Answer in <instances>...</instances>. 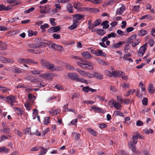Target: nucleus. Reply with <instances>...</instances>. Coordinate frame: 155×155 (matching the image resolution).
I'll use <instances>...</instances> for the list:
<instances>
[{
	"label": "nucleus",
	"instance_id": "35",
	"mask_svg": "<svg viewBox=\"0 0 155 155\" xmlns=\"http://www.w3.org/2000/svg\"><path fill=\"white\" fill-rule=\"evenodd\" d=\"M101 23V20L100 19L96 20L93 24L94 26L96 27L99 25Z\"/></svg>",
	"mask_w": 155,
	"mask_h": 155
},
{
	"label": "nucleus",
	"instance_id": "29",
	"mask_svg": "<svg viewBox=\"0 0 155 155\" xmlns=\"http://www.w3.org/2000/svg\"><path fill=\"white\" fill-rule=\"evenodd\" d=\"M140 41V39H136V40L132 41V46L133 47H134L137 45H138Z\"/></svg>",
	"mask_w": 155,
	"mask_h": 155
},
{
	"label": "nucleus",
	"instance_id": "22",
	"mask_svg": "<svg viewBox=\"0 0 155 155\" xmlns=\"http://www.w3.org/2000/svg\"><path fill=\"white\" fill-rule=\"evenodd\" d=\"M109 23L108 21L106 20L103 21L101 24V25H103V28L104 29H107L109 26V25L108 24Z\"/></svg>",
	"mask_w": 155,
	"mask_h": 155
},
{
	"label": "nucleus",
	"instance_id": "58",
	"mask_svg": "<svg viewBox=\"0 0 155 155\" xmlns=\"http://www.w3.org/2000/svg\"><path fill=\"white\" fill-rule=\"evenodd\" d=\"M148 44L150 47H152L154 45V42L153 39H149L148 41Z\"/></svg>",
	"mask_w": 155,
	"mask_h": 155
},
{
	"label": "nucleus",
	"instance_id": "34",
	"mask_svg": "<svg viewBox=\"0 0 155 155\" xmlns=\"http://www.w3.org/2000/svg\"><path fill=\"white\" fill-rule=\"evenodd\" d=\"M24 133L25 134L32 135L30 127H28L26 128L24 130Z\"/></svg>",
	"mask_w": 155,
	"mask_h": 155
},
{
	"label": "nucleus",
	"instance_id": "62",
	"mask_svg": "<svg viewBox=\"0 0 155 155\" xmlns=\"http://www.w3.org/2000/svg\"><path fill=\"white\" fill-rule=\"evenodd\" d=\"M90 88V87L88 86H87L84 87L82 90L86 92H88L89 91Z\"/></svg>",
	"mask_w": 155,
	"mask_h": 155
},
{
	"label": "nucleus",
	"instance_id": "24",
	"mask_svg": "<svg viewBox=\"0 0 155 155\" xmlns=\"http://www.w3.org/2000/svg\"><path fill=\"white\" fill-rule=\"evenodd\" d=\"M10 90V89L8 87H3L0 86V91L3 93H5L8 91Z\"/></svg>",
	"mask_w": 155,
	"mask_h": 155
},
{
	"label": "nucleus",
	"instance_id": "45",
	"mask_svg": "<svg viewBox=\"0 0 155 155\" xmlns=\"http://www.w3.org/2000/svg\"><path fill=\"white\" fill-rule=\"evenodd\" d=\"M139 85L141 86V88L142 92H145L146 89L144 85L141 82L140 83Z\"/></svg>",
	"mask_w": 155,
	"mask_h": 155
},
{
	"label": "nucleus",
	"instance_id": "46",
	"mask_svg": "<svg viewBox=\"0 0 155 155\" xmlns=\"http://www.w3.org/2000/svg\"><path fill=\"white\" fill-rule=\"evenodd\" d=\"M97 61L101 64L103 65L106 64V63L101 59L98 58L97 59Z\"/></svg>",
	"mask_w": 155,
	"mask_h": 155
},
{
	"label": "nucleus",
	"instance_id": "10",
	"mask_svg": "<svg viewBox=\"0 0 155 155\" xmlns=\"http://www.w3.org/2000/svg\"><path fill=\"white\" fill-rule=\"evenodd\" d=\"M125 9V7L124 5H122L120 8L117 9L116 11V15H121L123 12V11Z\"/></svg>",
	"mask_w": 155,
	"mask_h": 155
},
{
	"label": "nucleus",
	"instance_id": "14",
	"mask_svg": "<svg viewBox=\"0 0 155 155\" xmlns=\"http://www.w3.org/2000/svg\"><path fill=\"white\" fill-rule=\"evenodd\" d=\"M37 44H38V46L39 47L38 48H43L46 47L48 45L47 43L43 42L41 39H40L39 42L37 43Z\"/></svg>",
	"mask_w": 155,
	"mask_h": 155
},
{
	"label": "nucleus",
	"instance_id": "60",
	"mask_svg": "<svg viewBox=\"0 0 155 155\" xmlns=\"http://www.w3.org/2000/svg\"><path fill=\"white\" fill-rule=\"evenodd\" d=\"M115 112H116V114L119 116L122 117H124V114L120 111L118 110L117 111H115L114 112V113H115Z\"/></svg>",
	"mask_w": 155,
	"mask_h": 155
},
{
	"label": "nucleus",
	"instance_id": "2",
	"mask_svg": "<svg viewBox=\"0 0 155 155\" xmlns=\"http://www.w3.org/2000/svg\"><path fill=\"white\" fill-rule=\"evenodd\" d=\"M68 77L72 80L78 82L88 83L87 81L84 79L79 78L78 75L74 73H69L68 74Z\"/></svg>",
	"mask_w": 155,
	"mask_h": 155
},
{
	"label": "nucleus",
	"instance_id": "13",
	"mask_svg": "<svg viewBox=\"0 0 155 155\" xmlns=\"http://www.w3.org/2000/svg\"><path fill=\"white\" fill-rule=\"evenodd\" d=\"M13 108L18 115L20 116H22L23 115V111L20 108L14 107Z\"/></svg>",
	"mask_w": 155,
	"mask_h": 155
},
{
	"label": "nucleus",
	"instance_id": "56",
	"mask_svg": "<svg viewBox=\"0 0 155 155\" xmlns=\"http://www.w3.org/2000/svg\"><path fill=\"white\" fill-rule=\"evenodd\" d=\"M50 23L52 26H55L57 25V24L54 21H55V19L54 18H51L50 19Z\"/></svg>",
	"mask_w": 155,
	"mask_h": 155
},
{
	"label": "nucleus",
	"instance_id": "4",
	"mask_svg": "<svg viewBox=\"0 0 155 155\" xmlns=\"http://www.w3.org/2000/svg\"><path fill=\"white\" fill-rule=\"evenodd\" d=\"M41 63L42 66L47 69L52 70H55V69H53L54 64H53L50 63L49 62L45 60L41 59Z\"/></svg>",
	"mask_w": 155,
	"mask_h": 155
},
{
	"label": "nucleus",
	"instance_id": "15",
	"mask_svg": "<svg viewBox=\"0 0 155 155\" xmlns=\"http://www.w3.org/2000/svg\"><path fill=\"white\" fill-rule=\"evenodd\" d=\"M111 104L113 105V106L117 110H120L122 106L119 102L114 103V102L113 101Z\"/></svg>",
	"mask_w": 155,
	"mask_h": 155
},
{
	"label": "nucleus",
	"instance_id": "64",
	"mask_svg": "<svg viewBox=\"0 0 155 155\" xmlns=\"http://www.w3.org/2000/svg\"><path fill=\"white\" fill-rule=\"evenodd\" d=\"M56 49H57L58 50L60 51H64V48L62 46L57 45Z\"/></svg>",
	"mask_w": 155,
	"mask_h": 155
},
{
	"label": "nucleus",
	"instance_id": "36",
	"mask_svg": "<svg viewBox=\"0 0 155 155\" xmlns=\"http://www.w3.org/2000/svg\"><path fill=\"white\" fill-rule=\"evenodd\" d=\"M133 11L134 12H138L140 8V5H133L132 6Z\"/></svg>",
	"mask_w": 155,
	"mask_h": 155
},
{
	"label": "nucleus",
	"instance_id": "63",
	"mask_svg": "<svg viewBox=\"0 0 155 155\" xmlns=\"http://www.w3.org/2000/svg\"><path fill=\"white\" fill-rule=\"evenodd\" d=\"M130 46L129 44L126 45L124 46V51L126 53L127 52L130 48Z\"/></svg>",
	"mask_w": 155,
	"mask_h": 155
},
{
	"label": "nucleus",
	"instance_id": "53",
	"mask_svg": "<svg viewBox=\"0 0 155 155\" xmlns=\"http://www.w3.org/2000/svg\"><path fill=\"white\" fill-rule=\"evenodd\" d=\"M47 6H45L44 7L45 9H42L40 11V12L42 13H47L48 12L49 10H48L47 9Z\"/></svg>",
	"mask_w": 155,
	"mask_h": 155
},
{
	"label": "nucleus",
	"instance_id": "44",
	"mask_svg": "<svg viewBox=\"0 0 155 155\" xmlns=\"http://www.w3.org/2000/svg\"><path fill=\"white\" fill-rule=\"evenodd\" d=\"M147 33V31H146L142 30L139 32L138 35L141 36H144L146 35Z\"/></svg>",
	"mask_w": 155,
	"mask_h": 155
},
{
	"label": "nucleus",
	"instance_id": "47",
	"mask_svg": "<svg viewBox=\"0 0 155 155\" xmlns=\"http://www.w3.org/2000/svg\"><path fill=\"white\" fill-rule=\"evenodd\" d=\"M52 37L54 39H58L61 38V36L59 34L54 33L52 35Z\"/></svg>",
	"mask_w": 155,
	"mask_h": 155
},
{
	"label": "nucleus",
	"instance_id": "38",
	"mask_svg": "<svg viewBox=\"0 0 155 155\" xmlns=\"http://www.w3.org/2000/svg\"><path fill=\"white\" fill-rule=\"evenodd\" d=\"M143 131L144 133L146 134H149V133L152 134L153 132V130L152 129H144Z\"/></svg>",
	"mask_w": 155,
	"mask_h": 155
},
{
	"label": "nucleus",
	"instance_id": "37",
	"mask_svg": "<svg viewBox=\"0 0 155 155\" xmlns=\"http://www.w3.org/2000/svg\"><path fill=\"white\" fill-rule=\"evenodd\" d=\"M92 109L95 112H101V110L100 108L95 106H92Z\"/></svg>",
	"mask_w": 155,
	"mask_h": 155
},
{
	"label": "nucleus",
	"instance_id": "20",
	"mask_svg": "<svg viewBox=\"0 0 155 155\" xmlns=\"http://www.w3.org/2000/svg\"><path fill=\"white\" fill-rule=\"evenodd\" d=\"M125 43L124 41H120L118 43L114 44L113 45L114 48H118L120 47V46Z\"/></svg>",
	"mask_w": 155,
	"mask_h": 155
},
{
	"label": "nucleus",
	"instance_id": "26",
	"mask_svg": "<svg viewBox=\"0 0 155 155\" xmlns=\"http://www.w3.org/2000/svg\"><path fill=\"white\" fill-rule=\"evenodd\" d=\"M11 137V136L10 135H8L7 136H5L4 135H1L0 138V141L1 142Z\"/></svg>",
	"mask_w": 155,
	"mask_h": 155
},
{
	"label": "nucleus",
	"instance_id": "59",
	"mask_svg": "<svg viewBox=\"0 0 155 155\" xmlns=\"http://www.w3.org/2000/svg\"><path fill=\"white\" fill-rule=\"evenodd\" d=\"M137 137L135 135L134 136L132 137V140L134 144H136L137 142Z\"/></svg>",
	"mask_w": 155,
	"mask_h": 155
},
{
	"label": "nucleus",
	"instance_id": "41",
	"mask_svg": "<svg viewBox=\"0 0 155 155\" xmlns=\"http://www.w3.org/2000/svg\"><path fill=\"white\" fill-rule=\"evenodd\" d=\"M97 33L99 35H103L105 34L106 31L103 29H98L97 30Z\"/></svg>",
	"mask_w": 155,
	"mask_h": 155
},
{
	"label": "nucleus",
	"instance_id": "54",
	"mask_svg": "<svg viewBox=\"0 0 155 155\" xmlns=\"http://www.w3.org/2000/svg\"><path fill=\"white\" fill-rule=\"evenodd\" d=\"M148 99L146 97L143 98L142 101V104L143 105H147L148 103Z\"/></svg>",
	"mask_w": 155,
	"mask_h": 155
},
{
	"label": "nucleus",
	"instance_id": "27",
	"mask_svg": "<svg viewBox=\"0 0 155 155\" xmlns=\"http://www.w3.org/2000/svg\"><path fill=\"white\" fill-rule=\"evenodd\" d=\"M73 17H74L77 19V20H81L82 19L84 18V16L83 15L79 14H76L74 15L73 16Z\"/></svg>",
	"mask_w": 155,
	"mask_h": 155
},
{
	"label": "nucleus",
	"instance_id": "23",
	"mask_svg": "<svg viewBox=\"0 0 155 155\" xmlns=\"http://www.w3.org/2000/svg\"><path fill=\"white\" fill-rule=\"evenodd\" d=\"M60 110L59 109H56L55 110H52L49 111V113L52 114L53 115H55L58 114L59 113Z\"/></svg>",
	"mask_w": 155,
	"mask_h": 155
},
{
	"label": "nucleus",
	"instance_id": "31",
	"mask_svg": "<svg viewBox=\"0 0 155 155\" xmlns=\"http://www.w3.org/2000/svg\"><path fill=\"white\" fill-rule=\"evenodd\" d=\"M92 8H90L89 7H84L82 8L81 10L82 11H87V12H92Z\"/></svg>",
	"mask_w": 155,
	"mask_h": 155
},
{
	"label": "nucleus",
	"instance_id": "52",
	"mask_svg": "<svg viewBox=\"0 0 155 155\" xmlns=\"http://www.w3.org/2000/svg\"><path fill=\"white\" fill-rule=\"evenodd\" d=\"M107 126V125L104 123H102L99 124V127L101 129L106 127Z\"/></svg>",
	"mask_w": 155,
	"mask_h": 155
},
{
	"label": "nucleus",
	"instance_id": "48",
	"mask_svg": "<svg viewBox=\"0 0 155 155\" xmlns=\"http://www.w3.org/2000/svg\"><path fill=\"white\" fill-rule=\"evenodd\" d=\"M49 27V25L46 23L44 24L43 25H41L40 26V28L43 31L44 30L45 28H48Z\"/></svg>",
	"mask_w": 155,
	"mask_h": 155
},
{
	"label": "nucleus",
	"instance_id": "43",
	"mask_svg": "<svg viewBox=\"0 0 155 155\" xmlns=\"http://www.w3.org/2000/svg\"><path fill=\"white\" fill-rule=\"evenodd\" d=\"M54 6L55 7V10L56 12L59 11L61 8V6L59 3L55 4Z\"/></svg>",
	"mask_w": 155,
	"mask_h": 155
},
{
	"label": "nucleus",
	"instance_id": "57",
	"mask_svg": "<svg viewBox=\"0 0 155 155\" xmlns=\"http://www.w3.org/2000/svg\"><path fill=\"white\" fill-rule=\"evenodd\" d=\"M77 24H73L71 26H69L68 28L70 30H72L75 29L77 28Z\"/></svg>",
	"mask_w": 155,
	"mask_h": 155
},
{
	"label": "nucleus",
	"instance_id": "8",
	"mask_svg": "<svg viewBox=\"0 0 155 155\" xmlns=\"http://www.w3.org/2000/svg\"><path fill=\"white\" fill-rule=\"evenodd\" d=\"M82 57L86 59L92 58L93 56L91 55L89 52L87 51H84L81 53Z\"/></svg>",
	"mask_w": 155,
	"mask_h": 155
},
{
	"label": "nucleus",
	"instance_id": "25",
	"mask_svg": "<svg viewBox=\"0 0 155 155\" xmlns=\"http://www.w3.org/2000/svg\"><path fill=\"white\" fill-rule=\"evenodd\" d=\"M26 79L30 81L31 82H34L36 81L37 80L35 78L31 76H28L26 77Z\"/></svg>",
	"mask_w": 155,
	"mask_h": 155
},
{
	"label": "nucleus",
	"instance_id": "30",
	"mask_svg": "<svg viewBox=\"0 0 155 155\" xmlns=\"http://www.w3.org/2000/svg\"><path fill=\"white\" fill-rule=\"evenodd\" d=\"M9 150L4 147H0V152L4 153H8Z\"/></svg>",
	"mask_w": 155,
	"mask_h": 155
},
{
	"label": "nucleus",
	"instance_id": "6",
	"mask_svg": "<svg viewBox=\"0 0 155 155\" xmlns=\"http://www.w3.org/2000/svg\"><path fill=\"white\" fill-rule=\"evenodd\" d=\"M18 62L22 63H26L29 64L30 63L37 64L38 63L33 60H31L29 58L23 59L22 58H19L18 59Z\"/></svg>",
	"mask_w": 155,
	"mask_h": 155
},
{
	"label": "nucleus",
	"instance_id": "5",
	"mask_svg": "<svg viewBox=\"0 0 155 155\" xmlns=\"http://www.w3.org/2000/svg\"><path fill=\"white\" fill-rule=\"evenodd\" d=\"M147 43H145L143 45L141 46L137 53L138 57H142L147 50Z\"/></svg>",
	"mask_w": 155,
	"mask_h": 155
},
{
	"label": "nucleus",
	"instance_id": "21",
	"mask_svg": "<svg viewBox=\"0 0 155 155\" xmlns=\"http://www.w3.org/2000/svg\"><path fill=\"white\" fill-rule=\"evenodd\" d=\"M94 76L95 77L98 79L101 80L103 78V75L97 72L94 73Z\"/></svg>",
	"mask_w": 155,
	"mask_h": 155
},
{
	"label": "nucleus",
	"instance_id": "17",
	"mask_svg": "<svg viewBox=\"0 0 155 155\" xmlns=\"http://www.w3.org/2000/svg\"><path fill=\"white\" fill-rule=\"evenodd\" d=\"M87 130L94 136L96 137L97 134V132L91 128H87Z\"/></svg>",
	"mask_w": 155,
	"mask_h": 155
},
{
	"label": "nucleus",
	"instance_id": "28",
	"mask_svg": "<svg viewBox=\"0 0 155 155\" xmlns=\"http://www.w3.org/2000/svg\"><path fill=\"white\" fill-rule=\"evenodd\" d=\"M28 35L29 37H31L33 35H36L38 33L36 31H33L31 30H29L28 31Z\"/></svg>",
	"mask_w": 155,
	"mask_h": 155
},
{
	"label": "nucleus",
	"instance_id": "55",
	"mask_svg": "<svg viewBox=\"0 0 155 155\" xmlns=\"http://www.w3.org/2000/svg\"><path fill=\"white\" fill-rule=\"evenodd\" d=\"M131 56V54L130 53H129L127 54H124L123 56V59L125 60H127V59L129 58L128 57H130Z\"/></svg>",
	"mask_w": 155,
	"mask_h": 155
},
{
	"label": "nucleus",
	"instance_id": "12",
	"mask_svg": "<svg viewBox=\"0 0 155 155\" xmlns=\"http://www.w3.org/2000/svg\"><path fill=\"white\" fill-rule=\"evenodd\" d=\"M74 9L73 5L70 3H68L66 6V10L69 13L73 12Z\"/></svg>",
	"mask_w": 155,
	"mask_h": 155
},
{
	"label": "nucleus",
	"instance_id": "61",
	"mask_svg": "<svg viewBox=\"0 0 155 155\" xmlns=\"http://www.w3.org/2000/svg\"><path fill=\"white\" fill-rule=\"evenodd\" d=\"M41 148L42 149L40 155H43L46 153L47 150L46 149H44V147H41Z\"/></svg>",
	"mask_w": 155,
	"mask_h": 155
},
{
	"label": "nucleus",
	"instance_id": "33",
	"mask_svg": "<svg viewBox=\"0 0 155 155\" xmlns=\"http://www.w3.org/2000/svg\"><path fill=\"white\" fill-rule=\"evenodd\" d=\"M81 4L79 2L75 3L73 4L74 7L78 10L80 9Z\"/></svg>",
	"mask_w": 155,
	"mask_h": 155
},
{
	"label": "nucleus",
	"instance_id": "49",
	"mask_svg": "<svg viewBox=\"0 0 155 155\" xmlns=\"http://www.w3.org/2000/svg\"><path fill=\"white\" fill-rule=\"evenodd\" d=\"M117 35L116 33H114V32H111L110 34H109L107 35L108 37L109 38L113 37L115 38L117 37Z\"/></svg>",
	"mask_w": 155,
	"mask_h": 155
},
{
	"label": "nucleus",
	"instance_id": "7",
	"mask_svg": "<svg viewBox=\"0 0 155 155\" xmlns=\"http://www.w3.org/2000/svg\"><path fill=\"white\" fill-rule=\"evenodd\" d=\"M91 52L96 56H103L102 54L103 53L102 50L100 49H97V50H91Z\"/></svg>",
	"mask_w": 155,
	"mask_h": 155
},
{
	"label": "nucleus",
	"instance_id": "40",
	"mask_svg": "<svg viewBox=\"0 0 155 155\" xmlns=\"http://www.w3.org/2000/svg\"><path fill=\"white\" fill-rule=\"evenodd\" d=\"M28 46L29 48H38L39 47L38 46L37 43L35 44H29L28 45Z\"/></svg>",
	"mask_w": 155,
	"mask_h": 155
},
{
	"label": "nucleus",
	"instance_id": "3",
	"mask_svg": "<svg viewBox=\"0 0 155 155\" xmlns=\"http://www.w3.org/2000/svg\"><path fill=\"white\" fill-rule=\"evenodd\" d=\"M4 101L8 102L10 106H15V103H18L17 97L12 95H10L5 97Z\"/></svg>",
	"mask_w": 155,
	"mask_h": 155
},
{
	"label": "nucleus",
	"instance_id": "16",
	"mask_svg": "<svg viewBox=\"0 0 155 155\" xmlns=\"http://www.w3.org/2000/svg\"><path fill=\"white\" fill-rule=\"evenodd\" d=\"M28 98L30 102L32 104L34 102V101L36 99L35 96L31 94H28Z\"/></svg>",
	"mask_w": 155,
	"mask_h": 155
},
{
	"label": "nucleus",
	"instance_id": "1",
	"mask_svg": "<svg viewBox=\"0 0 155 155\" xmlns=\"http://www.w3.org/2000/svg\"><path fill=\"white\" fill-rule=\"evenodd\" d=\"M71 58L80 60V61L77 62V64L81 68L91 70L93 69L94 64L92 62L88 61L86 60L77 56H72Z\"/></svg>",
	"mask_w": 155,
	"mask_h": 155
},
{
	"label": "nucleus",
	"instance_id": "11",
	"mask_svg": "<svg viewBox=\"0 0 155 155\" xmlns=\"http://www.w3.org/2000/svg\"><path fill=\"white\" fill-rule=\"evenodd\" d=\"M125 74V73L120 71H115L113 72V75L114 77H121Z\"/></svg>",
	"mask_w": 155,
	"mask_h": 155
},
{
	"label": "nucleus",
	"instance_id": "32",
	"mask_svg": "<svg viewBox=\"0 0 155 155\" xmlns=\"http://www.w3.org/2000/svg\"><path fill=\"white\" fill-rule=\"evenodd\" d=\"M50 123V118L48 117H46L44 118L43 124L45 125H47Z\"/></svg>",
	"mask_w": 155,
	"mask_h": 155
},
{
	"label": "nucleus",
	"instance_id": "18",
	"mask_svg": "<svg viewBox=\"0 0 155 155\" xmlns=\"http://www.w3.org/2000/svg\"><path fill=\"white\" fill-rule=\"evenodd\" d=\"M42 77L45 79L51 80L52 79V74L51 73H46L42 75Z\"/></svg>",
	"mask_w": 155,
	"mask_h": 155
},
{
	"label": "nucleus",
	"instance_id": "42",
	"mask_svg": "<svg viewBox=\"0 0 155 155\" xmlns=\"http://www.w3.org/2000/svg\"><path fill=\"white\" fill-rule=\"evenodd\" d=\"M3 133L7 134H9L10 133V130L9 128H4L1 130Z\"/></svg>",
	"mask_w": 155,
	"mask_h": 155
},
{
	"label": "nucleus",
	"instance_id": "51",
	"mask_svg": "<svg viewBox=\"0 0 155 155\" xmlns=\"http://www.w3.org/2000/svg\"><path fill=\"white\" fill-rule=\"evenodd\" d=\"M57 45L55 44L51 43L49 45V47L51 49H56Z\"/></svg>",
	"mask_w": 155,
	"mask_h": 155
},
{
	"label": "nucleus",
	"instance_id": "50",
	"mask_svg": "<svg viewBox=\"0 0 155 155\" xmlns=\"http://www.w3.org/2000/svg\"><path fill=\"white\" fill-rule=\"evenodd\" d=\"M77 122V119H74L72 121H71V122L70 123L69 125H76L77 124L76 123Z\"/></svg>",
	"mask_w": 155,
	"mask_h": 155
},
{
	"label": "nucleus",
	"instance_id": "39",
	"mask_svg": "<svg viewBox=\"0 0 155 155\" xmlns=\"http://www.w3.org/2000/svg\"><path fill=\"white\" fill-rule=\"evenodd\" d=\"M136 95L139 97L141 98L143 96V93H140V90L137 89L136 92Z\"/></svg>",
	"mask_w": 155,
	"mask_h": 155
},
{
	"label": "nucleus",
	"instance_id": "19",
	"mask_svg": "<svg viewBox=\"0 0 155 155\" xmlns=\"http://www.w3.org/2000/svg\"><path fill=\"white\" fill-rule=\"evenodd\" d=\"M148 90L150 94H153L155 91L154 87L153 86L152 84H150L148 88Z\"/></svg>",
	"mask_w": 155,
	"mask_h": 155
},
{
	"label": "nucleus",
	"instance_id": "9",
	"mask_svg": "<svg viewBox=\"0 0 155 155\" xmlns=\"http://www.w3.org/2000/svg\"><path fill=\"white\" fill-rule=\"evenodd\" d=\"M60 26L52 27L48 29L49 31L51 32H56L60 30Z\"/></svg>",
	"mask_w": 155,
	"mask_h": 155
}]
</instances>
